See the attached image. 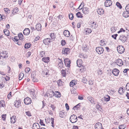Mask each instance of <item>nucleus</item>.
Wrapping results in <instances>:
<instances>
[{
  "mask_svg": "<svg viewBox=\"0 0 129 129\" xmlns=\"http://www.w3.org/2000/svg\"><path fill=\"white\" fill-rule=\"evenodd\" d=\"M16 36L13 39V41L16 43H18V38H16ZM12 39H13L12 38Z\"/></svg>",
  "mask_w": 129,
  "mask_h": 129,
  "instance_id": "c03bdc74",
  "label": "nucleus"
},
{
  "mask_svg": "<svg viewBox=\"0 0 129 129\" xmlns=\"http://www.w3.org/2000/svg\"><path fill=\"white\" fill-rule=\"evenodd\" d=\"M0 53L2 55V57L3 58H7L8 57V53L6 51H3Z\"/></svg>",
  "mask_w": 129,
  "mask_h": 129,
  "instance_id": "0eeeda50",
  "label": "nucleus"
},
{
  "mask_svg": "<svg viewBox=\"0 0 129 129\" xmlns=\"http://www.w3.org/2000/svg\"><path fill=\"white\" fill-rule=\"evenodd\" d=\"M11 122L12 123H14L16 121L17 119L16 117L14 116H12V117H11Z\"/></svg>",
  "mask_w": 129,
  "mask_h": 129,
  "instance_id": "6ab92c4d",
  "label": "nucleus"
},
{
  "mask_svg": "<svg viewBox=\"0 0 129 129\" xmlns=\"http://www.w3.org/2000/svg\"><path fill=\"white\" fill-rule=\"evenodd\" d=\"M117 29L116 27L113 26L111 28V30L112 33H114L116 31Z\"/></svg>",
  "mask_w": 129,
  "mask_h": 129,
  "instance_id": "ea45409f",
  "label": "nucleus"
},
{
  "mask_svg": "<svg viewBox=\"0 0 129 129\" xmlns=\"http://www.w3.org/2000/svg\"><path fill=\"white\" fill-rule=\"evenodd\" d=\"M82 81L84 83H87V80L85 78L83 77L82 80Z\"/></svg>",
  "mask_w": 129,
  "mask_h": 129,
  "instance_id": "a18cd8bd",
  "label": "nucleus"
},
{
  "mask_svg": "<svg viewBox=\"0 0 129 129\" xmlns=\"http://www.w3.org/2000/svg\"><path fill=\"white\" fill-rule=\"evenodd\" d=\"M36 29L38 31H40L42 29V26L40 23H37L36 25Z\"/></svg>",
  "mask_w": 129,
  "mask_h": 129,
  "instance_id": "dca6fc26",
  "label": "nucleus"
},
{
  "mask_svg": "<svg viewBox=\"0 0 129 129\" xmlns=\"http://www.w3.org/2000/svg\"><path fill=\"white\" fill-rule=\"evenodd\" d=\"M70 49L68 48H66L62 50V53L64 54H67L69 52Z\"/></svg>",
  "mask_w": 129,
  "mask_h": 129,
  "instance_id": "4be33fe9",
  "label": "nucleus"
},
{
  "mask_svg": "<svg viewBox=\"0 0 129 129\" xmlns=\"http://www.w3.org/2000/svg\"><path fill=\"white\" fill-rule=\"evenodd\" d=\"M42 60L45 62H48L49 61V57H44L42 59Z\"/></svg>",
  "mask_w": 129,
  "mask_h": 129,
  "instance_id": "c85d7f7f",
  "label": "nucleus"
},
{
  "mask_svg": "<svg viewBox=\"0 0 129 129\" xmlns=\"http://www.w3.org/2000/svg\"><path fill=\"white\" fill-rule=\"evenodd\" d=\"M119 39L123 43H124L126 41L127 38L126 37L123 36L120 37Z\"/></svg>",
  "mask_w": 129,
  "mask_h": 129,
  "instance_id": "b1692460",
  "label": "nucleus"
},
{
  "mask_svg": "<svg viewBox=\"0 0 129 129\" xmlns=\"http://www.w3.org/2000/svg\"><path fill=\"white\" fill-rule=\"evenodd\" d=\"M24 102L25 104L28 105L30 104L31 102V99L29 97H27L24 99Z\"/></svg>",
  "mask_w": 129,
  "mask_h": 129,
  "instance_id": "39448f33",
  "label": "nucleus"
},
{
  "mask_svg": "<svg viewBox=\"0 0 129 129\" xmlns=\"http://www.w3.org/2000/svg\"><path fill=\"white\" fill-rule=\"evenodd\" d=\"M51 40V39L49 38H47L44 39L43 40V43L45 45H48L50 42Z\"/></svg>",
  "mask_w": 129,
  "mask_h": 129,
  "instance_id": "4468645a",
  "label": "nucleus"
},
{
  "mask_svg": "<svg viewBox=\"0 0 129 129\" xmlns=\"http://www.w3.org/2000/svg\"><path fill=\"white\" fill-rule=\"evenodd\" d=\"M32 80L34 82H37L38 81V79L36 77L33 78Z\"/></svg>",
  "mask_w": 129,
  "mask_h": 129,
  "instance_id": "e2e57ef3",
  "label": "nucleus"
},
{
  "mask_svg": "<svg viewBox=\"0 0 129 129\" xmlns=\"http://www.w3.org/2000/svg\"><path fill=\"white\" fill-rule=\"evenodd\" d=\"M90 23L91 24H94V25H92L90 26L92 28L95 29L98 26V25H97L96 23H95L94 22H90Z\"/></svg>",
  "mask_w": 129,
  "mask_h": 129,
  "instance_id": "bb28decb",
  "label": "nucleus"
},
{
  "mask_svg": "<svg viewBox=\"0 0 129 129\" xmlns=\"http://www.w3.org/2000/svg\"><path fill=\"white\" fill-rule=\"evenodd\" d=\"M31 46V45L30 43H26L25 44L24 47L25 48H28L30 47Z\"/></svg>",
  "mask_w": 129,
  "mask_h": 129,
  "instance_id": "4c0bfd02",
  "label": "nucleus"
},
{
  "mask_svg": "<svg viewBox=\"0 0 129 129\" xmlns=\"http://www.w3.org/2000/svg\"><path fill=\"white\" fill-rule=\"evenodd\" d=\"M98 13L100 15H102L104 13V10L102 9H99L97 11Z\"/></svg>",
  "mask_w": 129,
  "mask_h": 129,
  "instance_id": "cd10ccee",
  "label": "nucleus"
},
{
  "mask_svg": "<svg viewBox=\"0 0 129 129\" xmlns=\"http://www.w3.org/2000/svg\"><path fill=\"white\" fill-rule=\"evenodd\" d=\"M31 53L30 52H28L27 54L26 57L27 58L29 57Z\"/></svg>",
  "mask_w": 129,
  "mask_h": 129,
  "instance_id": "774afa93",
  "label": "nucleus"
},
{
  "mask_svg": "<svg viewBox=\"0 0 129 129\" xmlns=\"http://www.w3.org/2000/svg\"><path fill=\"white\" fill-rule=\"evenodd\" d=\"M118 36V35L117 34H116L114 35H113L112 36V37L114 39H116V37Z\"/></svg>",
  "mask_w": 129,
  "mask_h": 129,
  "instance_id": "052dcab7",
  "label": "nucleus"
},
{
  "mask_svg": "<svg viewBox=\"0 0 129 129\" xmlns=\"http://www.w3.org/2000/svg\"><path fill=\"white\" fill-rule=\"evenodd\" d=\"M30 70V68H29L28 67H27V68H26L25 69V72L26 73H28L29 71Z\"/></svg>",
  "mask_w": 129,
  "mask_h": 129,
  "instance_id": "603ef678",
  "label": "nucleus"
},
{
  "mask_svg": "<svg viewBox=\"0 0 129 129\" xmlns=\"http://www.w3.org/2000/svg\"><path fill=\"white\" fill-rule=\"evenodd\" d=\"M95 129H104L102 124L99 122L95 124Z\"/></svg>",
  "mask_w": 129,
  "mask_h": 129,
  "instance_id": "6e6552de",
  "label": "nucleus"
},
{
  "mask_svg": "<svg viewBox=\"0 0 129 129\" xmlns=\"http://www.w3.org/2000/svg\"><path fill=\"white\" fill-rule=\"evenodd\" d=\"M129 69H125L124 70L123 72L125 74L124 75H126L127 74V71H129Z\"/></svg>",
  "mask_w": 129,
  "mask_h": 129,
  "instance_id": "4d7b16f0",
  "label": "nucleus"
},
{
  "mask_svg": "<svg viewBox=\"0 0 129 129\" xmlns=\"http://www.w3.org/2000/svg\"><path fill=\"white\" fill-rule=\"evenodd\" d=\"M51 123L52 124L51 126H52L54 127V119L53 118H51Z\"/></svg>",
  "mask_w": 129,
  "mask_h": 129,
  "instance_id": "6e6d98bb",
  "label": "nucleus"
},
{
  "mask_svg": "<svg viewBox=\"0 0 129 129\" xmlns=\"http://www.w3.org/2000/svg\"><path fill=\"white\" fill-rule=\"evenodd\" d=\"M58 66L59 68H61L63 67V64L61 59H58Z\"/></svg>",
  "mask_w": 129,
  "mask_h": 129,
  "instance_id": "2eb2a0df",
  "label": "nucleus"
},
{
  "mask_svg": "<svg viewBox=\"0 0 129 129\" xmlns=\"http://www.w3.org/2000/svg\"><path fill=\"white\" fill-rule=\"evenodd\" d=\"M50 36L52 40H54L56 37V34L54 33H51Z\"/></svg>",
  "mask_w": 129,
  "mask_h": 129,
  "instance_id": "c9c22d12",
  "label": "nucleus"
},
{
  "mask_svg": "<svg viewBox=\"0 0 129 129\" xmlns=\"http://www.w3.org/2000/svg\"><path fill=\"white\" fill-rule=\"evenodd\" d=\"M59 116L61 118L64 117L66 116L65 113L64 111L59 112Z\"/></svg>",
  "mask_w": 129,
  "mask_h": 129,
  "instance_id": "393cba45",
  "label": "nucleus"
},
{
  "mask_svg": "<svg viewBox=\"0 0 129 129\" xmlns=\"http://www.w3.org/2000/svg\"><path fill=\"white\" fill-rule=\"evenodd\" d=\"M70 121L72 123H74L77 121V117L74 114L71 115L70 117Z\"/></svg>",
  "mask_w": 129,
  "mask_h": 129,
  "instance_id": "f257e3e1",
  "label": "nucleus"
},
{
  "mask_svg": "<svg viewBox=\"0 0 129 129\" xmlns=\"http://www.w3.org/2000/svg\"><path fill=\"white\" fill-rule=\"evenodd\" d=\"M96 50L98 54H101L103 53L104 50L103 47H98L96 48Z\"/></svg>",
  "mask_w": 129,
  "mask_h": 129,
  "instance_id": "7ed1b4c3",
  "label": "nucleus"
},
{
  "mask_svg": "<svg viewBox=\"0 0 129 129\" xmlns=\"http://www.w3.org/2000/svg\"><path fill=\"white\" fill-rule=\"evenodd\" d=\"M69 19L71 20H72L74 18V16L72 14H70L69 15Z\"/></svg>",
  "mask_w": 129,
  "mask_h": 129,
  "instance_id": "8fccbe9b",
  "label": "nucleus"
},
{
  "mask_svg": "<svg viewBox=\"0 0 129 129\" xmlns=\"http://www.w3.org/2000/svg\"><path fill=\"white\" fill-rule=\"evenodd\" d=\"M85 47H83L82 48V49L85 52H86L87 50L88 49V47L87 46V45H85Z\"/></svg>",
  "mask_w": 129,
  "mask_h": 129,
  "instance_id": "58836bf2",
  "label": "nucleus"
},
{
  "mask_svg": "<svg viewBox=\"0 0 129 129\" xmlns=\"http://www.w3.org/2000/svg\"><path fill=\"white\" fill-rule=\"evenodd\" d=\"M116 63L119 66H121L123 65V63L121 59L118 58L117 59L116 61Z\"/></svg>",
  "mask_w": 129,
  "mask_h": 129,
  "instance_id": "9d476101",
  "label": "nucleus"
},
{
  "mask_svg": "<svg viewBox=\"0 0 129 129\" xmlns=\"http://www.w3.org/2000/svg\"><path fill=\"white\" fill-rule=\"evenodd\" d=\"M82 14L79 12H77L76 14L77 17L79 18H82L83 17Z\"/></svg>",
  "mask_w": 129,
  "mask_h": 129,
  "instance_id": "f704fd0d",
  "label": "nucleus"
},
{
  "mask_svg": "<svg viewBox=\"0 0 129 129\" xmlns=\"http://www.w3.org/2000/svg\"><path fill=\"white\" fill-rule=\"evenodd\" d=\"M4 11L7 12V14H9L10 13V10L7 8H5L4 9Z\"/></svg>",
  "mask_w": 129,
  "mask_h": 129,
  "instance_id": "3c124183",
  "label": "nucleus"
},
{
  "mask_svg": "<svg viewBox=\"0 0 129 129\" xmlns=\"http://www.w3.org/2000/svg\"><path fill=\"white\" fill-rule=\"evenodd\" d=\"M52 93H53V96H55V97H57L58 98H59L61 96V94L58 91H55L54 92L52 91Z\"/></svg>",
  "mask_w": 129,
  "mask_h": 129,
  "instance_id": "f8f14e48",
  "label": "nucleus"
},
{
  "mask_svg": "<svg viewBox=\"0 0 129 129\" xmlns=\"http://www.w3.org/2000/svg\"><path fill=\"white\" fill-rule=\"evenodd\" d=\"M82 61L81 60H78L77 61V63L78 66L80 67L82 65L81 64L82 63Z\"/></svg>",
  "mask_w": 129,
  "mask_h": 129,
  "instance_id": "c756f323",
  "label": "nucleus"
},
{
  "mask_svg": "<svg viewBox=\"0 0 129 129\" xmlns=\"http://www.w3.org/2000/svg\"><path fill=\"white\" fill-rule=\"evenodd\" d=\"M112 2L110 0H107L105 3V6L106 7L110 6L112 4Z\"/></svg>",
  "mask_w": 129,
  "mask_h": 129,
  "instance_id": "9b49d317",
  "label": "nucleus"
},
{
  "mask_svg": "<svg viewBox=\"0 0 129 129\" xmlns=\"http://www.w3.org/2000/svg\"><path fill=\"white\" fill-rule=\"evenodd\" d=\"M126 125L124 124H122L119 127V129H124L125 128Z\"/></svg>",
  "mask_w": 129,
  "mask_h": 129,
  "instance_id": "79ce46f5",
  "label": "nucleus"
},
{
  "mask_svg": "<svg viewBox=\"0 0 129 129\" xmlns=\"http://www.w3.org/2000/svg\"><path fill=\"white\" fill-rule=\"evenodd\" d=\"M117 50L119 53L121 54L123 53L124 52L125 49L122 46L119 45L118 46Z\"/></svg>",
  "mask_w": 129,
  "mask_h": 129,
  "instance_id": "f03ea898",
  "label": "nucleus"
},
{
  "mask_svg": "<svg viewBox=\"0 0 129 129\" xmlns=\"http://www.w3.org/2000/svg\"><path fill=\"white\" fill-rule=\"evenodd\" d=\"M62 81L61 80H59L57 81V84L58 86H61L62 85Z\"/></svg>",
  "mask_w": 129,
  "mask_h": 129,
  "instance_id": "49530a36",
  "label": "nucleus"
},
{
  "mask_svg": "<svg viewBox=\"0 0 129 129\" xmlns=\"http://www.w3.org/2000/svg\"><path fill=\"white\" fill-rule=\"evenodd\" d=\"M4 32L6 35L7 36H8L9 35V31L8 30H6L5 31L4 30Z\"/></svg>",
  "mask_w": 129,
  "mask_h": 129,
  "instance_id": "338daca9",
  "label": "nucleus"
},
{
  "mask_svg": "<svg viewBox=\"0 0 129 129\" xmlns=\"http://www.w3.org/2000/svg\"><path fill=\"white\" fill-rule=\"evenodd\" d=\"M77 84V82L76 80H74L71 81L70 83V86L71 87H73L74 89H76L77 87L75 85Z\"/></svg>",
  "mask_w": 129,
  "mask_h": 129,
  "instance_id": "20e7f679",
  "label": "nucleus"
},
{
  "mask_svg": "<svg viewBox=\"0 0 129 129\" xmlns=\"http://www.w3.org/2000/svg\"><path fill=\"white\" fill-rule=\"evenodd\" d=\"M84 6V3H82L81 5H80L78 9H82V7H83Z\"/></svg>",
  "mask_w": 129,
  "mask_h": 129,
  "instance_id": "5fc2aeb1",
  "label": "nucleus"
},
{
  "mask_svg": "<svg viewBox=\"0 0 129 129\" xmlns=\"http://www.w3.org/2000/svg\"><path fill=\"white\" fill-rule=\"evenodd\" d=\"M87 99L91 103H93L94 102L93 99L91 96H88L87 98Z\"/></svg>",
  "mask_w": 129,
  "mask_h": 129,
  "instance_id": "72a5a7b5",
  "label": "nucleus"
},
{
  "mask_svg": "<svg viewBox=\"0 0 129 129\" xmlns=\"http://www.w3.org/2000/svg\"><path fill=\"white\" fill-rule=\"evenodd\" d=\"M64 35L67 37H69L70 36V33L69 31L67 30H65L63 32Z\"/></svg>",
  "mask_w": 129,
  "mask_h": 129,
  "instance_id": "412c9836",
  "label": "nucleus"
},
{
  "mask_svg": "<svg viewBox=\"0 0 129 129\" xmlns=\"http://www.w3.org/2000/svg\"><path fill=\"white\" fill-rule=\"evenodd\" d=\"M124 90L123 88L121 87L119 88L118 91V92L119 94H123V93L124 92Z\"/></svg>",
  "mask_w": 129,
  "mask_h": 129,
  "instance_id": "2f4dec72",
  "label": "nucleus"
},
{
  "mask_svg": "<svg viewBox=\"0 0 129 129\" xmlns=\"http://www.w3.org/2000/svg\"><path fill=\"white\" fill-rule=\"evenodd\" d=\"M61 74H62V75L63 76V77H64L66 75V71L63 70H62L61 71Z\"/></svg>",
  "mask_w": 129,
  "mask_h": 129,
  "instance_id": "37998d69",
  "label": "nucleus"
},
{
  "mask_svg": "<svg viewBox=\"0 0 129 129\" xmlns=\"http://www.w3.org/2000/svg\"><path fill=\"white\" fill-rule=\"evenodd\" d=\"M82 11L84 14H87L89 12V9L87 7H85L83 8Z\"/></svg>",
  "mask_w": 129,
  "mask_h": 129,
  "instance_id": "f3484780",
  "label": "nucleus"
},
{
  "mask_svg": "<svg viewBox=\"0 0 129 129\" xmlns=\"http://www.w3.org/2000/svg\"><path fill=\"white\" fill-rule=\"evenodd\" d=\"M125 9L126 11L129 12V4L127 5Z\"/></svg>",
  "mask_w": 129,
  "mask_h": 129,
  "instance_id": "13d9d810",
  "label": "nucleus"
},
{
  "mask_svg": "<svg viewBox=\"0 0 129 129\" xmlns=\"http://www.w3.org/2000/svg\"><path fill=\"white\" fill-rule=\"evenodd\" d=\"M129 12L126 11L123 12V15L126 18L129 16Z\"/></svg>",
  "mask_w": 129,
  "mask_h": 129,
  "instance_id": "a878e982",
  "label": "nucleus"
},
{
  "mask_svg": "<svg viewBox=\"0 0 129 129\" xmlns=\"http://www.w3.org/2000/svg\"><path fill=\"white\" fill-rule=\"evenodd\" d=\"M40 124L41 125H43V126H45V124L43 123V120H42L41 119H40Z\"/></svg>",
  "mask_w": 129,
  "mask_h": 129,
  "instance_id": "69168bd1",
  "label": "nucleus"
},
{
  "mask_svg": "<svg viewBox=\"0 0 129 129\" xmlns=\"http://www.w3.org/2000/svg\"><path fill=\"white\" fill-rule=\"evenodd\" d=\"M24 74L22 73H20L19 76V80H21L23 78Z\"/></svg>",
  "mask_w": 129,
  "mask_h": 129,
  "instance_id": "e433bc0d",
  "label": "nucleus"
},
{
  "mask_svg": "<svg viewBox=\"0 0 129 129\" xmlns=\"http://www.w3.org/2000/svg\"><path fill=\"white\" fill-rule=\"evenodd\" d=\"M2 119L4 121L6 120V115H3L2 116Z\"/></svg>",
  "mask_w": 129,
  "mask_h": 129,
  "instance_id": "bf43d9fd",
  "label": "nucleus"
},
{
  "mask_svg": "<svg viewBox=\"0 0 129 129\" xmlns=\"http://www.w3.org/2000/svg\"><path fill=\"white\" fill-rule=\"evenodd\" d=\"M45 51H40V55L41 57H43L45 55Z\"/></svg>",
  "mask_w": 129,
  "mask_h": 129,
  "instance_id": "a19ab883",
  "label": "nucleus"
},
{
  "mask_svg": "<svg viewBox=\"0 0 129 129\" xmlns=\"http://www.w3.org/2000/svg\"><path fill=\"white\" fill-rule=\"evenodd\" d=\"M126 89L128 91L129 90V83H127L125 86Z\"/></svg>",
  "mask_w": 129,
  "mask_h": 129,
  "instance_id": "680f3d73",
  "label": "nucleus"
},
{
  "mask_svg": "<svg viewBox=\"0 0 129 129\" xmlns=\"http://www.w3.org/2000/svg\"><path fill=\"white\" fill-rule=\"evenodd\" d=\"M102 106L101 105L99 104L98 103L96 106V108L98 109V110H99L100 111H101L102 110Z\"/></svg>",
  "mask_w": 129,
  "mask_h": 129,
  "instance_id": "7c9ffc66",
  "label": "nucleus"
},
{
  "mask_svg": "<svg viewBox=\"0 0 129 129\" xmlns=\"http://www.w3.org/2000/svg\"><path fill=\"white\" fill-rule=\"evenodd\" d=\"M119 70L117 69H114L112 70V73L115 76H117L119 74Z\"/></svg>",
  "mask_w": 129,
  "mask_h": 129,
  "instance_id": "1a4fd4ad",
  "label": "nucleus"
},
{
  "mask_svg": "<svg viewBox=\"0 0 129 129\" xmlns=\"http://www.w3.org/2000/svg\"><path fill=\"white\" fill-rule=\"evenodd\" d=\"M64 61L65 65L66 66L69 67L70 66L71 62L69 59L68 58H66L64 59Z\"/></svg>",
  "mask_w": 129,
  "mask_h": 129,
  "instance_id": "423d86ee",
  "label": "nucleus"
},
{
  "mask_svg": "<svg viewBox=\"0 0 129 129\" xmlns=\"http://www.w3.org/2000/svg\"><path fill=\"white\" fill-rule=\"evenodd\" d=\"M25 113L26 114V115H27L29 117L31 116V115L30 112L29 111H26L25 112Z\"/></svg>",
  "mask_w": 129,
  "mask_h": 129,
  "instance_id": "09e8293b",
  "label": "nucleus"
},
{
  "mask_svg": "<svg viewBox=\"0 0 129 129\" xmlns=\"http://www.w3.org/2000/svg\"><path fill=\"white\" fill-rule=\"evenodd\" d=\"M86 32L87 33H90L91 31L92 30L90 29L89 28H86L85 29Z\"/></svg>",
  "mask_w": 129,
  "mask_h": 129,
  "instance_id": "de8ad7c7",
  "label": "nucleus"
},
{
  "mask_svg": "<svg viewBox=\"0 0 129 129\" xmlns=\"http://www.w3.org/2000/svg\"><path fill=\"white\" fill-rule=\"evenodd\" d=\"M40 126L39 124L37 123H34L32 127L33 129H39Z\"/></svg>",
  "mask_w": 129,
  "mask_h": 129,
  "instance_id": "ddd939ff",
  "label": "nucleus"
},
{
  "mask_svg": "<svg viewBox=\"0 0 129 129\" xmlns=\"http://www.w3.org/2000/svg\"><path fill=\"white\" fill-rule=\"evenodd\" d=\"M30 33V30L28 28H25L24 30L23 33L24 35H28Z\"/></svg>",
  "mask_w": 129,
  "mask_h": 129,
  "instance_id": "a211bd4d",
  "label": "nucleus"
},
{
  "mask_svg": "<svg viewBox=\"0 0 129 129\" xmlns=\"http://www.w3.org/2000/svg\"><path fill=\"white\" fill-rule=\"evenodd\" d=\"M116 6L118 7L120 9H121L122 8V7L120 3L117 2L116 3Z\"/></svg>",
  "mask_w": 129,
  "mask_h": 129,
  "instance_id": "864d4df0",
  "label": "nucleus"
},
{
  "mask_svg": "<svg viewBox=\"0 0 129 129\" xmlns=\"http://www.w3.org/2000/svg\"><path fill=\"white\" fill-rule=\"evenodd\" d=\"M16 38H18L20 40H23L24 39L23 36L22 34L20 33H19L18 35V36H16Z\"/></svg>",
  "mask_w": 129,
  "mask_h": 129,
  "instance_id": "5701e85b",
  "label": "nucleus"
},
{
  "mask_svg": "<svg viewBox=\"0 0 129 129\" xmlns=\"http://www.w3.org/2000/svg\"><path fill=\"white\" fill-rule=\"evenodd\" d=\"M12 92H10L8 94V95H7V98L8 99L10 98L12 96Z\"/></svg>",
  "mask_w": 129,
  "mask_h": 129,
  "instance_id": "0e129e2a",
  "label": "nucleus"
},
{
  "mask_svg": "<svg viewBox=\"0 0 129 129\" xmlns=\"http://www.w3.org/2000/svg\"><path fill=\"white\" fill-rule=\"evenodd\" d=\"M20 103L21 102L19 100L16 101L15 102L14 105L15 107H18L20 106Z\"/></svg>",
  "mask_w": 129,
  "mask_h": 129,
  "instance_id": "aec40b11",
  "label": "nucleus"
},
{
  "mask_svg": "<svg viewBox=\"0 0 129 129\" xmlns=\"http://www.w3.org/2000/svg\"><path fill=\"white\" fill-rule=\"evenodd\" d=\"M110 96L108 95H106L105 97H104V100L106 102L109 101L110 100Z\"/></svg>",
  "mask_w": 129,
  "mask_h": 129,
  "instance_id": "473e14b6",
  "label": "nucleus"
}]
</instances>
